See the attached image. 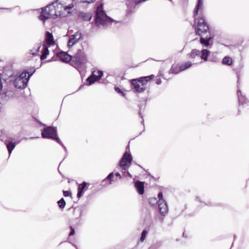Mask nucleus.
<instances>
[{"label": "nucleus", "mask_w": 249, "mask_h": 249, "mask_svg": "<svg viewBox=\"0 0 249 249\" xmlns=\"http://www.w3.org/2000/svg\"><path fill=\"white\" fill-rule=\"evenodd\" d=\"M74 44L72 43V42H70V38H69V40L68 43V47L70 48L71 47H72Z\"/></svg>", "instance_id": "nucleus-38"}, {"label": "nucleus", "mask_w": 249, "mask_h": 249, "mask_svg": "<svg viewBox=\"0 0 249 249\" xmlns=\"http://www.w3.org/2000/svg\"><path fill=\"white\" fill-rule=\"evenodd\" d=\"M73 59L79 65L84 64L87 61L86 55L82 50H79Z\"/></svg>", "instance_id": "nucleus-9"}, {"label": "nucleus", "mask_w": 249, "mask_h": 249, "mask_svg": "<svg viewBox=\"0 0 249 249\" xmlns=\"http://www.w3.org/2000/svg\"><path fill=\"white\" fill-rule=\"evenodd\" d=\"M115 176H117V177H121L120 174L118 172H117V173H115Z\"/></svg>", "instance_id": "nucleus-41"}, {"label": "nucleus", "mask_w": 249, "mask_h": 249, "mask_svg": "<svg viewBox=\"0 0 249 249\" xmlns=\"http://www.w3.org/2000/svg\"><path fill=\"white\" fill-rule=\"evenodd\" d=\"M161 80L159 79H157V80L156 81V84L158 85H160L161 83Z\"/></svg>", "instance_id": "nucleus-40"}, {"label": "nucleus", "mask_w": 249, "mask_h": 249, "mask_svg": "<svg viewBox=\"0 0 249 249\" xmlns=\"http://www.w3.org/2000/svg\"><path fill=\"white\" fill-rule=\"evenodd\" d=\"M192 65V63L191 62L187 61L180 66V70L182 71H184L190 68Z\"/></svg>", "instance_id": "nucleus-21"}, {"label": "nucleus", "mask_w": 249, "mask_h": 249, "mask_svg": "<svg viewBox=\"0 0 249 249\" xmlns=\"http://www.w3.org/2000/svg\"><path fill=\"white\" fill-rule=\"evenodd\" d=\"M181 71H182L180 70V67L178 68V66L173 65L170 70V73L173 74H178V73Z\"/></svg>", "instance_id": "nucleus-22"}, {"label": "nucleus", "mask_w": 249, "mask_h": 249, "mask_svg": "<svg viewBox=\"0 0 249 249\" xmlns=\"http://www.w3.org/2000/svg\"><path fill=\"white\" fill-rule=\"evenodd\" d=\"M34 138H35V137H30L29 139H34Z\"/></svg>", "instance_id": "nucleus-42"}, {"label": "nucleus", "mask_w": 249, "mask_h": 249, "mask_svg": "<svg viewBox=\"0 0 249 249\" xmlns=\"http://www.w3.org/2000/svg\"><path fill=\"white\" fill-rule=\"evenodd\" d=\"M45 40L47 44L50 45H52L54 44L53 35L49 32H47L46 33Z\"/></svg>", "instance_id": "nucleus-16"}, {"label": "nucleus", "mask_w": 249, "mask_h": 249, "mask_svg": "<svg viewBox=\"0 0 249 249\" xmlns=\"http://www.w3.org/2000/svg\"><path fill=\"white\" fill-rule=\"evenodd\" d=\"M71 231L69 234V236H72L74 234V230L71 227Z\"/></svg>", "instance_id": "nucleus-37"}, {"label": "nucleus", "mask_w": 249, "mask_h": 249, "mask_svg": "<svg viewBox=\"0 0 249 249\" xmlns=\"http://www.w3.org/2000/svg\"><path fill=\"white\" fill-rule=\"evenodd\" d=\"M40 47L41 46L38 44L36 48H34L33 50L30 51V53L33 55H36L39 52Z\"/></svg>", "instance_id": "nucleus-28"}, {"label": "nucleus", "mask_w": 249, "mask_h": 249, "mask_svg": "<svg viewBox=\"0 0 249 249\" xmlns=\"http://www.w3.org/2000/svg\"><path fill=\"white\" fill-rule=\"evenodd\" d=\"M154 77L153 74L144 77H142L138 79L131 80L132 88L137 92H142L146 89V85L148 81H150Z\"/></svg>", "instance_id": "nucleus-3"}, {"label": "nucleus", "mask_w": 249, "mask_h": 249, "mask_svg": "<svg viewBox=\"0 0 249 249\" xmlns=\"http://www.w3.org/2000/svg\"><path fill=\"white\" fill-rule=\"evenodd\" d=\"M41 135L43 138L51 139L56 141V138H59L57 136L56 128L52 126L44 128L42 131Z\"/></svg>", "instance_id": "nucleus-5"}, {"label": "nucleus", "mask_w": 249, "mask_h": 249, "mask_svg": "<svg viewBox=\"0 0 249 249\" xmlns=\"http://www.w3.org/2000/svg\"><path fill=\"white\" fill-rule=\"evenodd\" d=\"M49 51L48 48L44 47L42 51V54L40 56V59L43 60L47 58V55L49 54Z\"/></svg>", "instance_id": "nucleus-24"}, {"label": "nucleus", "mask_w": 249, "mask_h": 249, "mask_svg": "<svg viewBox=\"0 0 249 249\" xmlns=\"http://www.w3.org/2000/svg\"><path fill=\"white\" fill-rule=\"evenodd\" d=\"M149 249H151V248H149Z\"/></svg>", "instance_id": "nucleus-46"}, {"label": "nucleus", "mask_w": 249, "mask_h": 249, "mask_svg": "<svg viewBox=\"0 0 249 249\" xmlns=\"http://www.w3.org/2000/svg\"><path fill=\"white\" fill-rule=\"evenodd\" d=\"M72 5H69L68 6H63L62 4L60 2L58 4H57V8L59 10H62V9H64V10H66L67 9H71L72 8Z\"/></svg>", "instance_id": "nucleus-20"}, {"label": "nucleus", "mask_w": 249, "mask_h": 249, "mask_svg": "<svg viewBox=\"0 0 249 249\" xmlns=\"http://www.w3.org/2000/svg\"><path fill=\"white\" fill-rule=\"evenodd\" d=\"M196 199L198 200L199 201V197H196Z\"/></svg>", "instance_id": "nucleus-44"}, {"label": "nucleus", "mask_w": 249, "mask_h": 249, "mask_svg": "<svg viewBox=\"0 0 249 249\" xmlns=\"http://www.w3.org/2000/svg\"><path fill=\"white\" fill-rule=\"evenodd\" d=\"M16 146V143L13 142H9L6 144V147L9 155H10Z\"/></svg>", "instance_id": "nucleus-19"}, {"label": "nucleus", "mask_w": 249, "mask_h": 249, "mask_svg": "<svg viewBox=\"0 0 249 249\" xmlns=\"http://www.w3.org/2000/svg\"><path fill=\"white\" fill-rule=\"evenodd\" d=\"M239 92H240V90H237V94H238V93H239Z\"/></svg>", "instance_id": "nucleus-43"}, {"label": "nucleus", "mask_w": 249, "mask_h": 249, "mask_svg": "<svg viewBox=\"0 0 249 249\" xmlns=\"http://www.w3.org/2000/svg\"><path fill=\"white\" fill-rule=\"evenodd\" d=\"M135 187L140 195H142L144 193V183L143 182L137 180L135 184Z\"/></svg>", "instance_id": "nucleus-13"}, {"label": "nucleus", "mask_w": 249, "mask_h": 249, "mask_svg": "<svg viewBox=\"0 0 249 249\" xmlns=\"http://www.w3.org/2000/svg\"><path fill=\"white\" fill-rule=\"evenodd\" d=\"M116 91L118 93H121L123 96H124V93L122 91V90L118 87H115Z\"/></svg>", "instance_id": "nucleus-36"}, {"label": "nucleus", "mask_w": 249, "mask_h": 249, "mask_svg": "<svg viewBox=\"0 0 249 249\" xmlns=\"http://www.w3.org/2000/svg\"><path fill=\"white\" fill-rule=\"evenodd\" d=\"M210 32L209 26L205 22L204 19L201 18L198 20L196 34L198 35H201L206 34L205 32Z\"/></svg>", "instance_id": "nucleus-6"}, {"label": "nucleus", "mask_w": 249, "mask_h": 249, "mask_svg": "<svg viewBox=\"0 0 249 249\" xmlns=\"http://www.w3.org/2000/svg\"><path fill=\"white\" fill-rule=\"evenodd\" d=\"M79 17L84 21H89L92 18V15L90 13L80 12Z\"/></svg>", "instance_id": "nucleus-17"}, {"label": "nucleus", "mask_w": 249, "mask_h": 249, "mask_svg": "<svg viewBox=\"0 0 249 249\" xmlns=\"http://www.w3.org/2000/svg\"><path fill=\"white\" fill-rule=\"evenodd\" d=\"M209 51L207 49H203L201 51V58L206 61L207 60L208 56L209 54Z\"/></svg>", "instance_id": "nucleus-25"}, {"label": "nucleus", "mask_w": 249, "mask_h": 249, "mask_svg": "<svg viewBox=\"0 0 249 249\" xmlns=\"http://www.w3.org/2000/svg\"><path fill=\"white\" fill-rule=\"evenodd\" d=\"M162 197H163L162 193L161 192H160L158 194V197H159V200H160V199H163L162 198Z\"/></svg>", "instance_id": "nucleus-39"}, {"label": "nucleus", "mask_w": 249, "mask_h": 249, "mask_svg": "<svg viewBox=\"0 0 249 249\" xmlns=\"http://www.w3.org/2000/svg\"><path fill=\"white\" fill-rule=\"evenodd\" d=\"M132 160V158L130 154L125 152L120 161V166L122 170H125L127 168V163H130Z\"/></svg>", "instance_id": "nucleus-8"}, {"label": "nucleus", "mask_w": 249, "mask_h": 249, "mask_svg": "<svg viewBox=\"0 0 249 249\" xmlns=\"http://www.w3.org/2000/svg\"><path fill=\"white\" fill-rule=\"evenodd\" d=\"M113 177V173H110L107 177L105 178L104 180H103L102 182L104 183L106 181H107L108 180H109L108 183L107 184L109 185L111 184V178Z\"/></svg>", "instance_id": "nucleus-29"}, {"label": "nucleus", "mask_w": 249, "mask_h": 249, "mask_svg": "<svg viewBox=\"0 0 249 249\" xmlns=\"http://www.w3.org/2000/svg\"><path fill=\"white\" fill-rule=\"evenodd\" d=\"M158 207L161 214L164 215L167 213L168 209L167 203L164 199L159 200Z\"/></svg>", "instance_id": "nucleus-11"}, {"label": "nucleus", "mask_w": 249, "mask_h": 249, "mask_svg": "<svg viewBox=\"0 0 249 249\" xmlns=\"http://www.w3.org/2000/svg\"><path fill=\"white\" fill-rule=\"evenodd\" d=\"M206 34L199 35L200 36V42L205 46L207 47L209 45V41L211 39L212 37L210 32H205Z\"/></svg>", "instance_id": "nucleus-10"}, {"label": "nucleus", "mask_w": 249, "mask_h": 249, "mask_svg": "<svg viewBox=\"0 0 249 249\" xmlns=\"http://www.w3.org/2000/svg\"><path fill=\"white\" fill-rule=\"evenodd\" d=\"M200 52L197 49H193L191 52L188 54L190 58L193 59L196 56H199Z\"/></svg>", "instance_id": "nucleus-18"}, {"label": "nucleus", "mask_w": 249, "mask_h": 249, "mask_svg": "<svg viewBox=\"0 0 249 249\" xmlns=\"http://www.w3.org/2000/svg\"><path fill=\"white\" fill-rule=\"evenodd\" d=\"M86 185L87 183L86 182H83L78 185V192L77 195L78 198H80L83 196V192L86 188Z\"/></svg>", "instance_id": "nucleus-14"}, {"label": "nucleus", "mask_w": 249, "mask_h": 249, "mask_svg": "<svg viewBox=\"0 0 249 249\" xmlns=\"http://www.w3.org/2000/svg\"><path fill=\"white\" fill-rule=\"evenodd\" d=\"M103 72L101 71H94L92 74L86 80L87 85L90 86L95 82L99 80L103 76Z\"/></svg>", "instance_id": "nucleus-7"}, {"label": "nucleus", "mask_w": 249, "mask_h": 249, "mask_svg": "<svg viewBox=\"0 0 249 249\" xmlns=\"http://www.w3.org/2000/svg\"><path fill=\"white\" fill-rule=\"evenodd\" d=\"M22 72L20 74L17 76L14 81V86L18 89H24L26 87L27 83L30 77L32 75L34 72Z\"/></svg>", "instance_id": "nucleus-4"}, {"label": "nucleus", "mask_w": 249, "mask_h": 249, "mask_svg": "<svg viewBox=\"0 0 249 249\" xmlns=\"http://www.w3.org/2000/svg\"><path fill=\"white\" fill-rule=\"evenodd\" d=\"M81 36V33L79 32H77L75 34L70 36V42H72L73 44L76 43L80 39Z\"/></svg>", "instance_id": "nucleus-15"}, {"label": "nucleus", "mask_w": 249, "mask_h": 249, "mask_svg": "<svg viewBox=\"0 0 249 249\" xmlns=\"http://www.w3.org/2000/svg\"><path fill=\"white\" fill-rule=\"evenodd\" d=\"M148 232L146 230H143L142 233L140 241L142 242L145 239L146 236Z\"/></svg>", "instance_id": "nucleus-31"}, {"label": "nucleus", "mask_w": 249, "mask_h": 249, "mask_svg": "<svg viewBox=\"0 0 249 249\" xmlns=\"http://www.w3.org/2000/svg\"><path fill=\"white\" fill-rule=\"evenodd\" d=\"M5 95L7 96V100L10 99L12 97H13L15 95V91L13 90H8L7 92H5Z\"/></svg>", "instance_id": "nucleus-27"}, {"label": "nucleus", "mask_w": 249, "mask_h": 249, "mask_svg": "<svg viewBox=\"0 0 249 249\" xmlns=\"http://www.w3.org/2000/svg\"><path fill=\"white\" fill-rule=\"evenodd\" d=\"M158 201L156 197H151L149 199V203L151 205H154L156 204Z\"/></svg>", "instance_id": "nucleus-32"}, {"label": "nucleus", "mask_w": 249, "mask_h": 249, "mask_svg": "<svg viewBox=\"0 0 249 249\" xmlns=\"http://www.w3.org/2000/svg\"><path fill=\"white\" fill-rule=\"evenodd\" d=\"M63 195L65 197L69 196L71 194V192L70 191H63Z\"/></svg>", "instance_id": "nucleus-35"}, {"label": "nucleus", "mask_w": 249, "mask_h": 249, "mask_svg": "<svg viewBox=\"0 0 249 249\" xmlns=\"http://www.w3.org/2000/svg\"><path fill=\"white\" fill-rule=\"evenodd\" d=\"M203 4V2L201 0H198L197 3L196 5V8L194 11V16H196L198 15V11L199 9H200Z\"/></svg>", "instance_id": "nucleus-23"}, {"label": "nucleus", "mask_w": 249, "mask_h": 249, "mask_svg": "<svg viewBox=\"0 0 249 249\" xmlns=\"http://www.w3.org/2000/svg\"><path fill=\"white\" fill-rule=\"evenodd\" d=\"M113 21V19L108 17L103 10V5H100L97 7L95 16V24L99 28L105 27Z\"/></svg>", "instance_id": "nucleus-2"}, {"label": "nucleus", "mask_w": 249, "mask_h": 249, "mask_svg": "<svg viewBox=\"0 0 249 249\" xmlns=\"http://www.w3.org/2000/svg\"><path fill=\"white\" fill-rule=\"evenodd\" d=\"M222 63L225 65H231L232 64V59L229 56H225L222 60Z\"/></svg>", "instance_id": "nucleus-26"}, {"label": "nucleus", "mask_w": 249, "mask_h": 249, "mask_svg": "<svg viewBox=\"0 0 249 249\" xmlns=\"http://www.w3.org/2000/svg\"><path fill=\"white\" fill-rule=\"evenodd\" d=\"M59 0H56V1L53 2L52 4H50L46 6L45 8H42V12L39 16V19L43 21H45L50 18H54L58 16H60L62 15L61 13V10H59L57 8V6L55 7L53 4Z\"/></svg>", "instance_id": "nucleus-1"}, {"label": "nucleus", "mask_w": 249, "mask_h": 249, "mask_svg": "<svg viewBox=\"0 0 249 249\" xmlns=\"http://www.w3.org/2000/svg\"><path fill=\"white\" fill-rule=\"evenodd\" d=\"M96 0H80L82 3H91L94 2Z\"/></svg>", "instance_id": "nucleus-34"}, {"label": "nucleus", "mask_w": 249, "mask_h": 249, "mask_svg": "<svg viewBox=\"0 0 249 249\" xmlns=\"http://www.w3.org/2000/svg\"><path fill=\"white\" fill-rule=\"evenodd\" d=\"M56 142L57 143H58L60 145H61L63 147L64 150L67 153V149L66 147L64 146V145L63 144V143L62 142L61 140L59 139V138H56Z\"/></svg>", "instance_id": "nucleus-33"}, {"label": "nucleus", "mask_w": 249, "mask_h": 249, "mask_svg": "<svg viewBox=\"0 0 249 249\" xmlns=\"http://www.w3.org/2000/svg\"><path fill=\"white\" fill-rule=\"evenodd\" d=\"M57 203L58 204L59 208L61 209L64 208L66 205V202L63 198H62L59 201H58Z\"/></svg>", "instance_id": "nucleus-30"}, {"label": "nucleus", "mask_w": 249, "mask_h": 249, "mask_svg": "<svg viewBox=\"0 0 249 249\" xmlns=\"http://www.w3.org/2000/svg\"><path fill=\"white\" fill-rule=\"evenodd\" d=\"M142 124L143 123V120H142Z\"/></svg>", "instance_id": "nucleus-45"}, {"label": "nucleus", "mask_w": 249, "mask_h": 249, "mask_svg": "<svg viewBox=\"0 0 249 249\" xmlns=\"http://www.w3.org/2000/svg\"><path fill=\"white\" fill-rule=\"evenodd\" d=\"M58 56L61 61L64 62H69L71 60V56L64 52H60L58 54Z\"/></svg>", "instance_id": "nucleus-12"}]
</instances>
